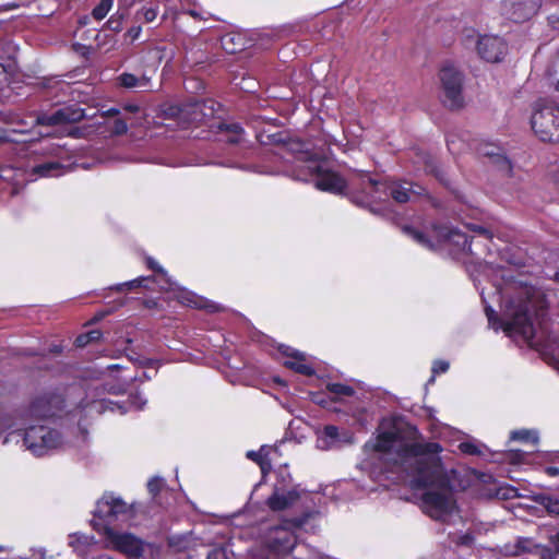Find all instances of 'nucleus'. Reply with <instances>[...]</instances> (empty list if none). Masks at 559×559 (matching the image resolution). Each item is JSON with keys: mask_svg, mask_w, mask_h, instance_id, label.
Returning <instances> with one entry per match:
<instances>
[{"mask_svg": "<svg viewBox=\"0 0 559 559\" xmlns=\"http://www.w3.org/2000/svg\"><path fill=\"white\" fill-rule=\"evenodd\" d=\"M257 139L258 141L263 144V145H269V144H282L278 150L280 152H277L278 154L284 150V147L286 146L284 144V136H283V133L281 132H277V133H273V134H265V133H259L257 134Z\"/></svg>", "mask_w": 559, "mask_h": 559, "instance_id": "29", "label": "nucleus"}, {"mask_svg": "<svg viewBox=\"0 0 559 559\" xmlns=\"http://www.w3.org/2000/svg\"><path fill=\"white\" fill-rule=\"evenodd\" d=\"M455 144H456V141H455V140L450 139V138L447 140L448 148H449V151H450L451 153H453V154H454V153H456V151H455Z\"/></svg>", "mask_w": 559, "mask_h": 559, "instance_id": "54", "label": "nucleus"}, {"mask_svg": "<svg viewBox=\"0 0 559 559\" xmlns=\"http://www.w3.org/2000/svg\"><path fill=\"white\" fill-rule=\"evenodd\" d=\"M142 32V27L141 26H133L131 27L128 32H127V35L132 39V40H135L139 38L140 34Z\"/></svg>", "mask_w": 559, "mask_h": 559, "instance_id": "48", "label": "nucleus"}, {"mask_svg": "<svg viewBox=\"0 0 559 559\" xmlns=\"http://www.w3.org/2000/svg\"><path fill=\"white\" fill-rule=\"evenodd\" d=\"M105 546L118 550L128 557L139 558L142 556L143 542L130 533H120L114 528H106L104 535Z\"/></svg>", "mask_w": 559, "mask_h": 559, "instance_id": "12", "label": "nucleus"}, {"mask_svg": "<svg viewBox=\"0 0 559 559\" xmlns=\"http://www.w3.org/2000/svg\"><path fill=\"white\" fill-rule=\"evenodd\" d=\"M86 335H88V342H95V341H98L102 336V333L100 331L98 330H93V331H90L87 333H85Z\"/></svg>", "mask_w": 559, "mask_h": 559, "instance_id": "50", "label": "nucleus"}, {"mask_svg": "<svg viewBox=\"0 0 559 559\" xmlns=\"http://www.w3.org/2000/svg\"><path fill=\"white\" fill-rule=\"evenodd\" d=\"M440 99L450 109H460L464 105V75L452 64H445L439 72Z\"/></svg>", "mask_w": 559, "mask_h": 559, "instance_id": "8", "label": "nucleus"}, {"mask_svg": "<svg viewBox=\"0 0 559 559\" xmlns=\"http://www.w3.org/2000/svg\"><path fill=\"white\" fill-rule=\"evenodd\" d=\"M157 14H158V8L157 7H155V5H151V7L144 5V7H142L141 9H139L135 12L134 20H135V22L143 21L145 23H151V22H153L157 17Z\"/></svg>", "mask_w": 559, "mask_h": 559, "instance_id": "28", "label": "nucleus"}, {"mask_svg": "<svg viewBox=\"0 0 559 559\" xmlns=\"http://www.w3.org/2000/svg\"><path fill=\"white\" fill-rule=\"evenodd\" d=\"M511 440L515 441H525V442H538V433L535 430H528V429H521V430H514L511 432L510 436Z\"/></svg>", "mask_w": 559, "mask_h": 559, "instance_id": "32", "label": "nucleus"}, {"mask_svg": "<svg viewBox=\"0 0 559 559\" xmlns=\"http://www.w3.org/2000/svg\"><path fill=\"white\" fill-rule=\"evenodd\" d=\"M403 231H404V234H406L407 236L413 238L419 245L427 247V248H432L431 241L423 231H420L412 226H404Z\"/></svg>", "mask_w": 559, "mask_h": 559, "instance_id": "30", "label": "nucleus"}, {"mask_svg": "<svg viewBox=\"0 0 559 559\" xmlns=\"http://www.w3.org/2000/svg\"><path fill=\"white\" fill-rule=\"evenodd\" d=\"M41 150L45 154L57 158H63L67 155L64 146L56 143H47Z\"/></svg>", "mask_w": 559, "mask_h": 559, "instance_id": "35", "label": "nucleus"}, {"mask_svg": "<svg viewBox=\"0 0 559 559\" xmlns=\"http://www.w3.org/2000/svg\"><path fill=\"white\" fill-rule=\"evenodd\" d=\"M117 80L119 84L126 88H145L150 85V79L147 76L143 75L138 78L128 72L121 73Z\"/></svg>", "mask_w": 559, "mask_h": 559, "instance_id": "22", "label": "nucleus"}, {"mask_svg": "<svg viewBox=\"0 0 559 559\" xmlns=\"http://www.w3.org/2000/svg\"><path fill=\"white\" fill-rule=\"evenodd\" d=\"M146 281H148V277H138L135 280L116 285L115 289L119 292L123 290L124 288L132 289L142 286Z\"/></svg>", "mask_w": 559, "mask_h": 559, "instance_id": "39", "label": "nucleus"}, {"mask_svg": "<svg viewBox=\"0 0 559 559\" xmlns=\"http://www.w3.org/2000/svg\"><path fill=\"white\" fill-rule=\"evenodd\" d=\"M501 496L506 499L513 498L518 496L515 488H507L503 492H501Z\"/></svg>", "mask_w": 559, "mask_h": 559, "instance_id": "51", "label": "nucleus"}, {"mask_svg": "<svg viewBox=\"0 0 559 559\" xmlns=\"http://www.w3.org/2000/svg\"><path fill=\"white\" fill-rule=\"evenodd\" d=\"M435 231L439 239L457 247L460 251L477 254L472 248L473 239H469L466 234L449 226L436 227Z\"/></svg>", "mask_w": 559, "mask_h": 559, "instance_id": "17", "label": "nucleus"}, {"mask_svg": "<svg viewBox=\"0 0 559 559\" xmlns=\"http://www.w3.org/2000/svg\"><path fill=\"white\" fill-rule=\"evenodd\" d=\"M299 498V493L296 489L288 491L275 488L273 495L269 497L266 504L273 511H282L293 506Z\"/></svg>", "mask_w": 559, "mask_h": 559, "instance_id": "19", "label": "nucleus"}, {"mask_svg": "<svg viewBox=\"0 0 559 559\" xmlns=\"http://www.w3.org/2000/svg\"><path fill=\"white\" fill-rule=\"evenodd\" d=\"M112 5L114 0H100L99 3L93 9L92 16L96 21H102L112 9Z\"/></svg>", "mask_w": 559, "mask_h": 559, "instance_id": "33", "label": "nucleus"}, {"mask_svg": "<svg viewBox=\"0 0 559 559\" xmlns=\"http://www.w3.org/2000/svg\"><path fill=\"white\" fill-rule=\"evenodd\" d=\"M88 343H90L88 335H86V334H81L75 340V344L79 347H83V346L87 345Z\"/></svg>", "mask_w": 559, "mask_h": 559, "instance_id": "49", "label": "nucleus"}, {"mask_svg": "<svg viewBox=\"0 0 559 559\" xmlns=\"http://www.w3.org/2000/svg\"><path fill=\"white\" fill-rule=\"evenodd\" d=\"M39 559H45V550L40 549L38 550Z\"/></svg>", "mask_w": 559, "mask_h": 559, "instance_id": "59", "label": "nucleus"}, {"mask_svg": "<svg viewBox=\"0 0 559 559\" xmlns=\"http://www.w3.org/2000/svg\"><path fill=\"white\" fill-rule=\"evenodd\" d=\"M352 185L361 187L360 193L352 195L353 202L360 206H372L389 197L397 203H406L425 191L421 186L408 181L378 182L365 173H359Z\"/></svg>", "mask_w": 559, "mask_h": 559, "instance_id": "3", "label": "nucleus"}, {"mask_svg": "<svg viewBox=\"0 0 559 559\" xmlns=\"http://www.w3.org/2000/svg\"><path fill=\"white\" fill-rule=\"evenodd\" d=\"M554 280L559 283V271L555 273Z\"/></svg>", "mask_w": 559, "mask_h": 559, "instance_id": "61", "label": "nucleus"}, {"mask_svg": "<svg viewBox=\"0 0 559 559\" xmlns=\"http://www.w3.org/2000/svg\"><path fill=\"white\" fill-rule=\"evenodd\" d=\"M96 559H112V558H110L109 556H99V557H98V558H96Z\"/></svg>", "mask_w": 559, "mask_h": 559, "instance_id": "63", "label": "nucleus"}, {"mask_svg": "<svg viewBox=\"0 0 559 559\" xmlns=\"http://www.w3.org/2000/svg\"><path fill=\"white\" fill-rule=\"evenodd\" d=\"M542 0H502L501 14L515 23L532 19L540 9Z\"/></svg>", "mask_w": 559, "mask_h": 559, "instance_id": "14", "label": "nucleus"}, {"mask_svg": "<svg viewBox=\"0 0 559 559\" xmlns=\"http://www.w3.org/2000/svg\"><path fill=\"white\" fill-rule=\"evenodd\" d=\"M0 140L7 141V142H27L26 139L20 140V139L13 138L7 131H2V130H0Z\"/></svg>", "mask_w": 559, "mask_h": 559, "instance_id": "47", "label": "nucleus"}, {"mask_svg": "<svg viewBox=\"0 0 559 559\" xmlns=\"http://www.w3.org/2000/svg\"><path fill=\"white\" fill-rule=\"evenodd\" d=\"M298 178L305 181L311 180L317 189L334 194H343L347 188L344 178L317 159L307 160Z\"/></svg>", "mask_w": 559, "mask_h": 559, "instance_id": "6", "label": "nucleus"}, {"mask_svg": "<svg viewBox=\"0 0 559 559\" xmlns=\"http://www.w3.org/2000/svg\"><path fill=\"white\" fill-rule=\"evenodd\" d=\"M503 299L502 317L498 318L495 310L485 308L488 324L496 332L502 330L507 335H519L526 342H533L535 329L531 319L534 308L535 292L531 287H521L514 296H509V288L499 290Z\"/></svg>", "mask_w": 559, "mask_h": 559, "instance_id": "2", "label": "nucleus"}, {"mask_svg": "<svg viewBox=\"0 0 559 559\" xmlns=\"http://www.w3.org/2000/svg\"><path fill=\"white\" fill-rule=\"evenodd\" d=\"M304 519L285 520L280 525L267 530L265 546L274 554H287L296 546L295 530L304 525Z\"/></svg>", "mask_w": 559, "mask_h": 559, "instance_id": "9", "label": "nucleus"}, {"mask_svg": "<svg viewBox=\"0 0 559 559\" xmlns=\"http://www.w3.org/2000/svg\"><path fill=\"white\" fill-rule=\"evenodd\" d=\"M552 84L555 85V88L559 91V79L556 82H552Z\"/></svg>", "mask_w": 559, "mask_h": 559, "instance_id": "62", "label": "nucleus"}, {"mask_svg": "<svg viewBox=\"0 0 559 559\" xmlns=\"http://www.w3.org/2000/svg\"><path fill=\"white\" fill-rule=\"evenodd\" d=\"M472 230H474L475 233H477L479 236L485 237L486 239H490V238H491V234L489 233V230H488V229H486V228H485V227H483V226L473 225V226H472Z\"/></svg>", "mask_w": 559, "mask_h": 559, "instance_id": "46", "label": "nucleus"}, {"mask_svg": "<svg viewBox=\"0 0 559 559\" xmlns=\"http://www.w3.org/2000/svg\"><path fill=\"white\" fill-rule=\"evenodd\" d=\"M120 368H121V366H120V365L114 364V365H109V366L107 367V370H115V369H120Z\"/></svg>", "mask_w": 559, "mask_h": 559, "instance_id": "57", "label": "nucleus"}, {"mask_svg": "<svg viewBox=\"0 0 559 559\" xmlns=\"http://www.w3.org/2000/svg\"><path fill=\"white\" fill-rule=\"evenodd\" d=\"M111 131L114 134L117 135L124 134L128 131V124L124 120L117 119L114 121Z\"/></svg>", "mask_w": 559, "mask_h": 559, "instance_id": "40", "label": "nucleus"}, {"mask_svg": "<svg viewBox=\"0 0 559 559\" xmlns=\"http://www.w3.org/2000/svg\"><path fill=\"white\" fill-rule=\"evenodd\" d=\"M147 266L158 273L164 281V285H162V288L165 289H179L180 292V300L182 304H186L187 306L198 308V309H205L209 312H218L223 310V307L216 302H213L209 299H205L201 296H198L191 292L180 289L177 283L173 282L168 275L167 272L158 265V263L153 260L152 258L147 259Z\"/></svg>", "mask_w": 559, "mask_h": 559, "instance_id": "11", "label": "nucleus"}, {"mask_svg": "<svg viewBox=\"0 0 559 559\" xmlns=\"http://www.w3.org/2000/svg\"><path fill=\"white\" fill-rule=\"evenodd\" d=\"M449 369V362L445 360H437L433 364L432 371L435 373L445 372Z\"/></svg>", "mask_w": 559, "mask_h": 559, "instance_id": "44", "label": "nucleus"}, {"mask_svg": "<svg viewBox=\"0 0 559 559\" xmlns=\"http://www.w3.org/2000/svg\"><path fill=\"white\" fill-rule=\"evenodd\" d=\"M282 353L287 357L284 366L304 376L314 374L312 366L306 362L305 355L288 346L283 347Z\"/></svg>", "mask_w": 559, "mask_h": 559, "instance_id": "18", "label": "nucleus"}, {"mask_svg": "<svg viewBox=\"0 0 559 559\" xmlns=\"http://www.w3.org/2000/svg\"><path fill=\"white\" fill-rule=\"evenodd\" d=\"M528 539H519L515 544V550L512 552V555L519 556L525 551H528V548L526 547Z\"/></svg>", "mask_w": 559, "mask_h": 559, "instance_id": "43", "label": "nucleus"}, {"mask_svg": "<svg viewBox=\"0 0 559 559\" xmlns=\"http://www.w3.org/2000/svg\"><path fill=\"white\" fill-rule=\"evenodd\" d=\"M545 472L548 476L556 477L559 476V467L548 466L545 468Z\"/></svg>", "mask_w": 559, "mask_h": 559, "instance_id": "52", "label": "nucleus"}, {"mask_svg": "<svg viewBox=\"0 0 559 559\" xmlns=\"http://www.w3.org/2000/svg\"><path fill=\"white\" fill-rule=\"evenodd\" d=\"M459 448L465 454L475 455L480 453L477 445L473 442H462Z\"/></svg>", "mask_w": 559, "mask_h": 559, "instance_id": "41", "label": "nucleus"}, {"mask_svg": "<svg viewBox=\"0 0 559 559\" xmlns=\"http://www.w3.org/2000/svg\"><path fill=\"white\" fill-rule=\"evenodd\" d=\"M532 129L542 141L559 142V107L544 105L531 119Z\"/></svg>", "mask_w": 559, "mask_h": 559, "instance_id": "10", "label": "nucleus"}, {"mask_svg": "<svg viewBox=\"0 0 559 559\" xmlns=\"http://www.w3.org/2000/svg\"><path fill=\"white\" fill-rule=\"evenodd\" d=\"M131 513V507L120 497L105 493L96 503L92 525L98 533L105 535L106 528H111L110 525L116 521L128 519Z\"/></svg>", "mask_w": 559, "mask_h": 559, "instance_id": "7", "label": "nucleus"}, {"mask_svg": "<svg viewBox=\"0 0 559 559\" xmlns=\"http://www.w3.org/2000/svg\"><path fill=\"white\" fill-rule=\"evenodd\" d=\"M555 64H559V49H558V56L556 57V60L554 61Z\"/></svg>", "mask_w": 559, "mask_h": 559, "instance_id": "64", "label": "nucleus"}, {"mask_svg": "<svg viewBox=\"0 0 559 559\" xmlns=\"http://www.w3.org/2000/svg\"><path fill=\"white\" fill-rule=\"evenodd\" d=\"M222 48L228 53H236L243 49V41L240 35L227 33L221 38Z\"/></svg>", "mask_w": 559, "mask_h": 559, "instance_id": "25", "label": "nucleus"}, {"mask_svg": "<svg viewBox=\"0 0 559 559\" xmlns=\"http://www.w3.org/2000/svg\"><path fill=\"white\" fill-rule=\"evenodd\" d=\"M550 542L559 551V531L550 537Z\"/></svg>", "mask_w": 559, "mask_h": 559, "instance_id": "53", "label": "nucleus"}, {"mask_svg": "<svg viewBox=\"0 0 559 559\" xmlns=\"http://www.w3.org/2000/svg\"><path fill=\"white\" fill-rule=\"evenodd\" d=\"M84 118V110L75 106H67L50 115L37 117V122L47 126L78 122Z\"/></svg>", "mask_w": 559, "mask_h": 559, "instance_id": "16", "label": "nucleus"}, {"mask_svg": "<svg viewBox=\"0 0 559 559\" xmlns=\"http://www.w3.org/2000/svg\"><path fill=\"white\" fill-rule=\"evenodd\" d=\"M326 390L334 394L336 397L352 396L355 393V390L350 385L338 382L328 383Z\"/></svg>", "mask_w": 559, "mask_h": 559, "instance_id": "31", "label": "nucleus"}, {"mask_svg": "<svg viewBox=\"0 0 559 559\" xmlns=\"http://www.w3.org/2000/svg\"><path fill=\"white\" fill-rule=\"evenodd\" d=\"M166 486L164 478L162 477H153L147 483V489L151 496L155 499L156 496L164 489Z\"/></svg>", "mask_w": 559, "mask_h": 559, "instance_id": "36", "label": "nucleus"}, {"mask_svg": "<svg viewBox=\"0 0 559 559\" xmlns=\"http://www.w3.org/2000/svg\"><path fill=\"white\" fill-rule=\"evenodd\" d=\"M127 13L121 12L120 9L118 12L110 16V19L106 22L107 27H109L114 32L121 31V22L126 17Z\"/></svg>", "mask_w": 559, "mask_h": 559, "instance_id": "37", "label": "nucleus"}, {"mask_svg": "<svg viewBox=\"0 0 559 559\" xmlns=\"http://www.w3.org/2000/svg\"><path fill=\"white\" fill-rule=\"evenodd\" d=\"M7 80V71L2 63H0V84Z\"/></svg>", "mask_w": 559, "mask_h": 559, "instance_id": "55", "label": "nucleus"}, {"mask_svg": "<svg viewBox=\"0 0 559 559\" xmlns=\"http://www.w3.org/2000/svg\"><path fill=\"white\" fill-rule=\"evenodd\" d=\"M546 73H547V75H548L549 78H551V76H552V69L549 67V68L547 69V71H546Z\"/></svg>", "mask_w": 559, "mask_h": 559, "instance_id": "60", "label": "nucleus"}, {"mask_svg": "<svg viewBox=\"0 0 559 559\" xmlns=\"http://www.w3.org/2000/svg\"><path fill=\"white\" fill-rule=\"evenodd\" d=\"M104 390H106L108 393H111V394H121L126 391V388L123 384H117V385H106L104 388Z\"/></svg>", "mask_w": 559, "mask_h": 559, "instance_id": "45", "label": "nucleus"}, {"mask_svg": "<svg viewBox=\"0 0 559 559\" xmlns=\"http://www.w3.org/2000/svg\"><path fill=\"white\" fill-rule=\"evenodd\" d=\"M90 545V539L85 535L71 534L69 536V546L72 547L79 556H85Z\"/></svg>", "mask_w": 559, "mask_h": 559, "instance_id": "27", "label": "nucleus"}, {"mask_svg": "<svg viewBox=\"0 0 559 559\" xmlns=\"http://www.w3.org/2000/svg\"><path fill=\"white\" fill-rule=\"evenodd\" d=\"M478 153L481 156L493 158L497 163L503 162L508 164L503 148L495 143L480 144L478 147Z\"/></svg>", "mask_w": 559, "mask_h": 559, "instance_id": "24", "label": "nucleus"}, {"mask_svg": "<svg viewBox=\"0 0 559 559\" xmlns=\"http://www.w3.org/2000/svg\"><path fill=\"white\" fill-rule=\"evenodd\" d=\"M342 442L338 428L333 425L325 426L317 432L316 447L320 450H331Z\"/></svg>", "mask_w": 559, "mask_h": 559, "instance_id": "20", "label": "nucleus"}, {"mask_svg": "<svg viewBox=\"0 0 559 559\" xmlns=\"http://www.w3.org/2000/svg\"><path fill=\"white\" fill-rule=\"evenodd\" d=\"M247 457L253 462H255L260 468L263 475H265L272 467L271 461L267 457V452L265 447H262L259 451H248Z\"/></svg>", "mask_w": 559, "mask_h": 559, "instance_id": "26", "label": "nucleus"}, {"mask_svg": "<svg viewBox=\"0 0 559 559\" xmlns=\"http://www.w3.org/2000/svg\"><path fill=\"white\" fill-rule=\"evenodd\" d=\"M64 406L63 389L55 388L41 392L24 411H15L0 416V435L9 429L20 430L32 418H48L56 416Z\"/></svg>", "mask_w": 559, "mask_h": 559, "instance_id": "4", "label": "nucleus"}, {"mask_svg": "<svg viewBox=\"0 0 559 559\" xmlns=\"http://www.w3.org/2000/svg\"><path fill=\"white\" fill-rule=\"evenodd\" d=\"M218 130L222 138L231 144L240 143L243 139L245 131L239 123H219Z\"/></svg>", "mask_w": 559, "mask_h": 559, "instance_id": "21", "label": "nucleus"}, {"mask_svg": "<svg viewBox=\"0 0 559 559\" xmlns=\"http://www.w3.org/2000/svg\"><path fill=\"white\" fill-rule=\"evenodd\" d=\"M146 404V400L140 395L130 396L126 401H112L110 399L100 397L92 401L85 407L90 413L103 414L105 412L126 414L131 409L141 411Z\"/></svg>", "mask_w": 559, "mask_h": 559, "instance_id": "13", "label": "nucleus"}, {"mask_svg": "<svg viewBox=\"0 0 559 559\" xmlns=\"http://www.w3.org/2000/svg\"><path fill=\"white\" fill-rule=\"evenodd\" d=\"M383 472L413 489L428 488L421 497L426 514L445 521L456 509L450 481L437 456L442 448L437 442H405L392 431L379 433L373 443Z\"/></svg>", "mask_w": 559, "mask_h": 559, "instance_id": "1", "label": "nucleus"}, {"mask_svg": "<svg viewBox=\"0 0 559 559\" xmlns=\"http://www.w3.org/2000/svg\"><path fill=\"white\" fill-rule=\"evenodd\" d=\"M12 432H22L23 444L35 456H44L57 450L63 444V437L59 430L46 425L21 426L20 430L10 429Z\"/></svg>", "mask_w": 559, "mask_h": 559, "instance_id": "5", "label": "nucleus"}, {"mask_svg": "<svg viewBox=\"0 0 559 559\" xmlns=\"http://www.w3.org/2000/svg\"><path fill=\"white\" fill-rule=\"evenodd\" d=\"M479 56L489 62H499L507 52V44L499 36L485 35L477 41Z\"/></svg>", "mask_w": 559, "mask_h": 559, "instance_id": "15", "label": "nucleus"}, {"mask_svg": "<svg viewBox=\"0 0 559 559\" xmlns=\"http://www.w3.org/2000/svg\"><path fill=\"white\" fill-rule=\"evenodd\" d=\"M117 114H119V110H118V109H116V108H111V109H109V110L107 111V115H117Z\"/></svg>", "mask_w": 559, "mask_h": 559, "instance_id": "58", "label": "nucleus"}, {"mask_svg": "<svg viewBox=\"0 0 559 559\" xmlns=\"http://www.w3.org/2000/svg\"><path fill=\"white\" fill-rule=\"evenodd\" d=\"M207 559H227L224 548H214L207 554Z\"/></svg>", "mask_w": 559, "mask_h": 559, "instance_id": "42", "label": "nucleus"}, {"mask_svg": "<svg viewBox=\"0 0 559 559\" xmlns=\"http://www.w3.org/2000/svg\"><path fill=\"white\" fill-rule=\"evenodd\" d=\"M542 504L548 513L559 515V500L551 497H544Z\"/></svg>", "mask_w": 559, "mask_h": 559, "instance_id": "38", "label": "nucleus"}, {"mask_svg": "<svg viewBox=\"0 0 559 559\" xmlns=\"http://www.w3.org/2000/svg\"><path fill=\"white\" fill-rule=\"evenodd\" d=\"M33 173L39 177H56L63 174L62 165L58 160L41 163L33 168Z\"/></svg>", "mask_w": 559, "mask_h": 559, "instance_id": "23", "label": "nucleus"}, {"mask_svg": "<svg viewBox=\"0 0 559 559\" xmlns=\"http://www.w3.org/2000/svg\"><path fill=\"white\" fill-rule=\"evenodd\" d=\"M124 108L130 112H136L139 110L138 105H127Z\"/></svg>", "mask_w": 559, "mask_h": 559, "instance_id": "56", "label": "nucleus"}, {"mask_svg": "<svg viewBox=\"0 0 559 559\" xmlns=\"http://www.w3.org/2000/svg\"><path fill=\"white\" fill-rule=\"evenodd\" d=\"M550 344L544 349V354L550 356V359L559 368V340L557 337L549 338Z\"/></svg>", "mask_w": 559, "mask_h": 559, "instance_id": "34", "label": "nucleus"}]
</instances>
